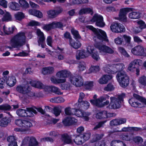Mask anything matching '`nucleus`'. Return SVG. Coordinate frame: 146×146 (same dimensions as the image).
Wrapping results in <instances>:
<instances>
[{
  "mask_svg": "<svg viewBox=\"0 0 146 146\" xmlns=\"http://www.w3.org/2000/svg\"><path fill=\"white\" fill-rule=\"evenodd\" d=\"M104 135V133L101 134H96L95 136V146H105L106 143L104 140L100 141H98L99 140L101 139Z\"/></svg>",
  "mask_w": 146,
  "mask_h": 146,
  "instance_id": "nucleus-16",
  "label": "nucleus"
},
{
  "mask_svg": "<svg viewBox=\"0 0 146 146\" xmlns=\"http://www.w3.org/2000/svg\"><path fill=\"white\" fill-rule=\"evenodd\" d=\"M93 81H86L84 84V86L86 90H90L93 86Z\"/></svg>",
  "mask_w": 146,
  "mask_h": 146,
  "instance_id": "nucleus-41",
  "label": "nucleus"
},
{
  "mask_svg": "<svg viewBox=\"0 0 146 146\" xmlns=\"http://www.w3.org/2000/svg\"><path fill=\"white\" fill-rule=\"evenodd\" d=\"M29 146H36L38 145V142L36 138L33 137H31L29 143Z\"/></svg>",
  "mask_w": 146,
  "mask_h": 146,
  "instance_id": "nucleus-39",
  "label": "nucleus"
},
{
  "mask_svg": "<svg viewBox=\"0 0 146 146\" xmlns=\"http://www.w3.org/2000/svg\"><path fill=\"white\" fill-rule=\"evenodd\" d=\"M95 47L101 52L109 54H112L114 52L113 50L112 49L105 45L98 43L96 44Z\"/></svg>",
  "mask_w": 146,
  "mask_h": 146,
  "instance_id": "nucleus-12",
  "label": "nucleus"
},
{
  "mask_svg": "<svg viewBox=\"0 0 146 146\" xmlns=\"http://www.w3.org/2000/svg\"><path fill=\"white\" fill-rule=\"evenodd\" d=\"M2 19L3 21H11L12 19V16L10 13L7 11H6Z\"/></svg>",
  "mask_w": 146,
  "mask_h": 146,
  "instance_id": "nucleus-33",
  "label": "nucleus"
},
{
  "mask_svg": "<svg viewBox=\"0 0 146 146\" xmlns=\"http://www.w3.org/2000/svg\"><path fill=\"white\" fill-rule=\"evenodd\" d=\"M63 10L62 8L58 7V8L56 10H50L47 11V13L51 18H54L61 13L63 11Z\"/></svg>",
  "mask_w": 146,
  "mask_h": 146,
  "instance_id": "nucleus-18",
  "label": "nucleus"
},
{
  "mask_svg": "<svg viewBox=\"0 0 146 146\" xmlns=\"http://www.w3.org/2000/svg\"><path fill=\"white\" fill-rule=\"evenodd\" d=\"M122 38L121 35L118 36L117 38L115 39V42L117 44H121L123 43L124 44V40H123Z\"/></svg>",
  "mask_w": 146,
  "mask_h": 146,
  "instance_id": "nucleus-53",
  "label": "nucleus"
},
{
  "mask_svg": "<svg viewBox=\"0 0 146 146\" xmlns=\"http://www.w3.org/2000/svg\"><path fill=\"white\" fill-rule=\"evenodd\" d=\"M112 78V75L111 74L104 75L99 80V82L101 84H105L108 83V81Z\"/></svg>",
  "mask_w": 146,
  "mask_h": 146,
  "instance_id": "nucleus-21",
  "label": "nucleus"
},
{
  "mask_svg": "<svg viewBox=\"0 0 146 146\" xmlns=\"http://www.w3.org/2000/svg\"><path fill=\"white\" fill-rule=\"evenodd\" d=\"M77 120L75 118L70 117H67L62 120V122L65 126H69L76 124Z\"/></svg>",
  "mask_w": 146,
  "mask_h": 146,
  "instance_id": "nucleus-13",
  "label": "nucleus"
},
{
  "mask_svg": "<svg viewBox=\"0 0 146 146\" xmlns=\"http://www.w3.org/2000/svg\"><path fill=\"white\" fill-rule=\"evenodd\" d=\"M56 76L60 78H65L70 77V82L77 87H80L84 85V80L82 77L80 75L74 76L67 70H62L58 72Z\"/></svg>",
  "mask_w": 146,
  "mask_h": 146,
  "instance_id": "nucleus-1",
  "label": "nucleus"
},
{
  "mask_svg": "<svg viewBox=\"0 0 146 146\" xmlns=\"http://www.w3.org/2000/svg\"><path fill=\"white\" fill-rule=\"evenodd\" d=\"M116 78L120 86L122 88H125L129 85V79L125 72L117 73Z\"/></svg>",
  "mask_w": 146,
  "mask_h": 146,
  "instance_id": "nucleus-6",
  "label": "nucleus"
},
{
  "mask_svg": "<svg viewBox=\"0 0 146 146\" xmlns=\"http://www.w3.org/2000/svg\"><path fill=\"white\" fill-rule=\"evenodd\" d=\"M37 34L38 36L39 37L38 40V45L39 46L40 45L42 48H45V46H46L44 43L45 38L44 34L39 29L37 30Z\"/></svg>",
  "mask_w": 146,
  "mask_h": 146,
  "instance_id": "nucleus-14",
  "label": "nucleus"
},
{
  "mask_svg": "<svg viewBox=\"0 0 146 146\" xmlns=\"http://www.w3.org/2000/svg\"><path fill=\"white\" fill-rule=\"evenodd\" d=\"M91 21L96 22V25L100 27H103L105 25L104 22L103 16L97 13L94 14L91 19Z\"/></svg>",
  "mask_w": 146,
  "mask_h": 146,
  "instance_id": "nucleus-8",
  "label": "nucleus"
},
{
  "mask_svg": "<svg viewBox=\"0 0 146 146\" xmlns=\"http://www.w3.org/2000/svg\"><path fill=\"white\" fill-rule=\"evenodd\" d=\"M90 102L94 106L98 107H102V106L101 105V103L98 98L96 100H90Z\"/></svg>",
  "mask_w": 146,
  "mask_h": 146,
  "instance_id": "nucleus-44",
  "label": "nucleus"
},
{
  "mask_svg": "<svg viewBox=\"0 0 146 146\" xmlns=\"http://www.w3.org/2000/svg\"><path fill=\"white\" fill-rule=\"evenodd\" d=\"M114 87L111 83H109L104 88V90L106 91H111L114 89Z\"/></svg>",
  "mask_w": 146,
  "mask_h": 146,
  "instance_id": "nucleus-50",
  "label": "nucleus"
},
{
  "mask_svg": "<svg viewBox=\"0 0 146 146\" xmlns=\"http://www.w3.org/2000/svg\"><path fill=\"white\" fill-rule=\"evenodd\" d=\"M54 71V67L52 66H48L43 68L42 72L43 74L46 75L52 74Z\"/></svg>",
  "mask_w": 146,
  "mask_h": 146,
  "instance_id": "nucleus-26",
  "label": "nucleus"
},
{
  "mask_svg": "<svg viewBox=\"0 0 146 146\" xmlns=\"http://www.w3.org/2000/svg\"><path fill=\"white\" fill-rule=\"evenodd\" d=\"M51 80L54 83H60L65 82L66 79L65 78L57 79L54 78H51Z\"/></svg>",
  "mask_w": 146,
  "mask_h": 146,
  "instance_id": "nucleus-51",
  "label": "nucleus"
},
{
  "mask_svg": "<svg viewBox=\"0 0 146 146\" xmlns=\"http://www.w3.org/2000/svg\"><path fill=\"white\" fill-rule=\"evenodd\" d=\"M24 120L21 119H17L15 121V124L18 126L23 128Z\"/></svg>",
  "mask_w": 146,
  "mask_h": 146,
  "instance_id": "nucleus-58",
  "label": "nucleus"
},
{
  "mask_svg": "<svg viewBox=\"0 0 146 146\" xmlns=\"http://www.w3.org/2000/svg\"><path fill=\"white\" fill-rule=\"evenodd\" d=\"M53 25L54 26V29L56 28L61 29V30H63V25L62 23L60 22H53Z\"/></svg>",
  "mask_w": 146,
  "mask_h": 146,
  "instance_id": "nucleus-55",
  "label": "nucleus"
},
{
  "mask_svg": "<svg viewBox=\"0 0 146 146\" xmlns=\"http://www.w3.org/2000/svg\"><path fill=\"white\" fill-rule=\"evenodd\" d=\"M139 82L141 84L146 86V77L145 76L140 77L139 79Z\"/></svg>",
  "mask_w": 146,
  "mask_h": 146,
  "instance_id": "nucleus-61",
  "label": "nucleus"
},
{
  "mask_svg": "<svg viewBox=\"0 0 146 146\" xmlns=\"http://www.w3.org/2000/svg\"><path fill=\"white\" fill-rule=\"evenodd\" d=\"M11 120V119L9 117H3L0 120V126L3 127L7 126Z\"/></svg>",
  "mask_w": 146,
  "mask_h": 146,
  "instance_id": "nucleus-25",
  "label": "nucleus"
},
{
  "mask_svg": "<svg viewBox=\"0 0 146 146\" xmlns=\"http://www.w3.org/2000/svg\"><path fill=\"white\" fill-rule=\"evenodd\" d=\"M23 124L22 129L24 131L27 130L29 128L33 126L31 122L29 121L25 120L23 121Z\"/></svg>",
  "mask_w": 146,
  "mask_h": 146,
  "instance_id": "nucleus-34",
  "label": "nucleus"
},
{
  "mask_svg": "<svg viewBox=\"0 0 146 146\" xmlns=\"http://www.w3.org/2000/svg\"><path fill=\"white\" fill-rule=\"evenodd\" d=\"M87 52L96 61L100 59L98 52L93 46H88L87 48Z\"/></svg>",
  "mask_w": 146,
  "mask_h": 146,
  "instance_id": "nucleus-11",
  "label": "nucleus"
},
{
  "mask_svg": "<svg viewBox=\"0 0 146 146\" xmlns=\"http://www.w3.org/2000/svg\"><path fill=\"white\" fill-rule=\"evenodd\" d=\"M64 101V99L61 97H55L54 98H51L50 100L51 102L56 103L63 102Z\"/></svg>",
  "mask_w": 146,
  "mask_h": 146,
  "instance_id": "nucleus-42",
  "label": "nucleus"
},
{
  "mask_svg": "<svg viewBox=\"0 0 146 146\" xmlns=\"http://www.w3.org/2000/svg\"><path fill=\"white\" fill-rule=\"evenodd\" d=\"M51 92L54 93L58 95L62 94L63 93L61 92L59 89L57 87L55 86H51Z\"/></svg>",
  "mask_w": 146,
  "mask_h": 146,
  "instance_id": "nucleus-48",
  "label": "nucleus"
},
{
  "mask_svg": "<svg viewBox=\"0 0 146 146\" xmlns=\"http://www.w3.org/2000/svg\"><path fill=\"white\" fill-rule=\"evenodd\" d=\"M100 70L99 66H91L89 69V70L91 72H98Z\"/></svg>",
  "mask_w": 146,
  "mask_h": 146,
  "instance_id": "nucleus-62",
  "label": "nucleus"
},
{
  "mask_svg": "<svg viewBox=\"0 0 146 146\" xmlns=\"http://www.w3.org/2000/svg\"><path fill=\"white\" fill-rule=\"evenodd\" d=\"M96 117L99 119L108 118L107 111H103L98 112L96 114Z\"/></svg>",
  "mask_w": 146,
  "mask_h": 146,
  "instance_id": "nucleus-27",
  "label": "nucleus"
},
{
  "mask_svg": "<svg viewBox=\"0 0 146 146\" xmlns=\"http://www.w3.org/2000/svg\"><path fill=\"white\" fill-rule=\"evenodd\" d=\"M142 61L140 59H135L131 62L127 68V69L131 71H133L134 69L139 67L140 66V63Z\"/></svg>",
  "mask_w": 146,
  "mask_h": 146,
  "instance_id": "nucleus-15",
  "label": "nucleus"
},
{
  "mask_svg": "<svg viewBox=\"0 0 146 146\" xmlns=\"http://www.w3.org/2000/svg\"><path fill=\"white\" fill-rule=\"evenodd\" d=\"M42 28L44 31H48L54 29V27L53 26V22H52L48 24H44Z\"/></svg>",
  "mask_w": 146,
  "mask_h": 146,
  "instance_id": "nucleus-30",
  "label": "nucleus"
},
{
  "mask_svg": "<svg viewBox=\"0 0 146 146\" xmlns=\"http://www.w3.org/2000/svg\"><path fill=\"white\" fill-rule=\"evenodd\" d=\"M120 137L123 140L130 141L131 140V138L129 136L128 133H122L120 135Z\"/></svg>",
  "mask_w": 146,
  "mask_h": 146,
  "instance_id": "nucleus-52",
  "label": "nucleus"
},
{
  "mask_svg": "<svg viewBox=\"0 0 146 146\" xmlns=\"http://www.w3.org/2000/svg\"><path fill=\"white\" fill-rule=\"evenodd\" d=\"M125 97V94L122 93L119 95L117 98L111 97L110 98L111 102L109 105L107 107L109 109H117L121 106V102L123 100V98Z\"/></svg>",
  "mask_w": 146,
  "mask_h": 146,
  "instance_id": "nucleus-4",
  "label": "nucleus"
},
{
  "mask_svg": "<svg viewBox=\"0 0 146 146\" xmlns=\"http://www.w3.org/2000/svg\"><path fill=\"white\" fill-rule=\"evenodd\" d=\"M93 13L92 9L90 8H86L81 9L79 11V14L80 15H82L84 14L91 13Z\"/></svg>",
  "mask_w": 146,
  "mask_h": 146,
  "instance_id": "nucleus-32",
  "label": "nucleus"
},
{
  "mask_svg": "<svg viewBox=\"0 0 146 146\" xmlns=\"http://www.w3.org/2000/svg\"><path fill=\"white\" fill-rule=\"evenodd\" d=\"M91 135V133L89 132L84 133L82 134V137L83 142L84 143L88 140L90 138Z\"/></svg>",
  "mask_w": 146,
  "mask_h": 146,
  "instance_id": "nucleus-46",
  "label": "nucleus"
},
{
  "mask_svg": "<svg viewBox=\"0 0 146 146\" xmlns=\"http://www.w3.org/2000/svg\"><path fill=\"white\" fill-rule=\"evenodd\" d=\"M61 139L64 143L69 144L72 143V138L67 133H64L61 135Z\"/></svg>",
  "mask_w": 146,
  "mask_h": 146,
  "instance_id": "nucleus-22",
  "label": "nucleus"
},
{
  "mask_svg": "<svg viewBox=\"0 0 146 146\" xmlns=\"http://www.w3.org/2000/svg\"><path fill=\"white\" fill-rule=\"evenodd\" d=\"M125 68V66L123 63H118L113 64L112 65H109L108 67L105 69V71L108 74H115L118 72H121Z\"/></svg>",
  "mask_w": 146,
  "mask_h": 146,
  "instance_id": "nucleus-5",
  "label": "nucleus"
},
{
  "mask_svg": "<svg viewBox=\"0 0 146 146\" xmlns=\"http://www.w3.org/2000/svg\"><path fill=\"white\" fill-rule=\"evenodd\" d=\"M16 91L23 95H27L30 97H38L37 93L31 91V87L28 85H19L16 88Z\"/></svg>",
  "mask_w": 146,
  "mask_h": 146,
  "instance_id": "nucleus-3",
  "label": "nucleus"
},
{
  "mask_svg": "<svg viewBox=\"0 0 146 146\" xmlns=\"http://www.w3.org/2000/svg\"><path fill=\"white\" fill-rule=\"evenodd\" d=\"M26 37L23 32H20L15 35L11 40L12 46L13 48L21 47L25 44Z\"/></svg>",
  "mask_w": 146,
  "mask_h": 146,
  "instance_id": "nucleus-2",
  "label": "nucleus"
},
{
  "mask_svg": "<svg viewBox=\"0 0 146 146\" xmlns=\"http://www.w3.org/2000/svg\"><path fill=\"white\" fill-rule=\"evenodd\" d=\"M75 138L74 139V142L77 145H81L84 142L82 137V134L74 135Z\"/></svg>",
  "mask_w": 146,
  "mask_h": 146,
  "instance_id": "nucleus-28",
  "label": "nucleus"
},
{
  "mask_svg": "<svg viewBox=\"0 0 146 146\" xmlns=\"http://www.w3.org/2000/svg\"><path fill=\"white\" fill-rule=\"evenodd\" d=\"M110 28L111 30L115 33H121L125 31V28L123 25L116 22L112 23Z\"/></svg>",
  "mask_w": 146,
  "mask_h": 146,
  "instance_id": "nucleus-9",
  "label": "nucleus"
},
{
  "mask_svg": "<svg viewBox=\"0 0 146 146\" xmlns=\"http://www.w3.org/2000/svg\"><path fill=\"white\" fill-rule=\"evenodd\" d=\"M9 8L15 11L18 10L20 9V6L19 4L15 2H12L10 3L9 4Z\"/></svg>",
  "mask_w": 146,
  "mask_h": 146,
  "instance_id": "nucleus-36",
  "label": "nucleus"
},
{
  "mask_svg": "<svg viewBox=\"0 0 146 146\" xmlns=\"http://www.w3.org/2000/svg\"><path fill=\"white\" fill-rule=\"evenodd\" d=\"M85 52L84 50H80L78 54L76 56V59L79 60L80 59L86 57Z\"/></svg>",
  "mask_w": 146,
  "mask_h": 146,
  "instance_id": "nucleus-47",
  "label": "nucleus"
},
{
  "mask_svg": "<svg viewBox=\"0 0 146 146\" xmlns=\"http://www.w3.org/2000/svg\"><path fill=\"white\" fill-rule=\"evenodd\" d=\"M3 30L4 33L7 35H10L12 34L14 30V27L12 28L9 27L8 28H6L5 25H4L3 27Z\"/></svg>",
  "mask_w": 146,
  "mask_h": 146,
  "instance_id": "nucleus-38",
  "label": "nucleus"
},
{
  "mask_svg": "<svg viewBox=\"0 0 146 146\" xmlns=\"http://www.w3.org/2000/svg\"><path fill=\"white\" fill-rule=\"evenodd\" d=\"M19 3L20 6L23 8L26 9L29 7V3L25 0H19Z\"/></svg>",
  "mask_w": 146,
  "mask_h": 146,
  "instance_id": "nucleus-45",
  "label": "nucleus"
},
{
  "mask_svg": "<svg viewBox=\"0 0 146 146\" xmlns=\"http://www.w3.org/2000/svg\"><path fill=\"white\" fill-rule=\"evenodd\" d=\"M16 140V137L15 136H10L8 137L7 140L9 142L8 146H18Z\"/></svg>",
  "mask_w": 146,
  "mask_h": 146,
  "instance_id": "nucleus-24",
  "label": "nucleus"
},
{
  "mask_svg": "<svg viewBox=\"0 0 146 146\" xmlns=\"http://www.w3.org/2000/svg\"><path fill=\"white\" fill-rule=\"evenodd\" d=\"M77 106V108L82 110L88 109L90 107L89 103L87 101H83L80 102L76 103L75 105V107Z\"/></svg>",
  "mask_w": 146,
  "mask_h": 146,
  "instance_id": "nucleus-19",
  "label": "nucleus"
},
{
  "mask_svg": "<svg viewBox=\"0 0 146 146\" xmlns=\"http://www.w3.org/2000/svg\"><path fill=\"white\" fill-rule=\"evenodd\" d=\"M70 44L72 47L76 49L78 48L81 45V44L80 42L77 40H76V41L72 40H70Z\"/></svg>",
  "mask_w": 146,
  "mask_h": 146,
  "instance_id": "nucleus-29",
  "label": "nucleus"
},
{
  "mask_svg": "<svg viewBox=\"0 0 146 146\" xmlns=\"http://www.w3.org/2000/svg\"><path fill=\"white\" fill-rule=\"evenodd\" d=\"M31 13L32 15L38 18H41L43 17L42 13L39 10H32L31 11Z\"/></svg>",
  "mask_w": 146,
  "mask_h": 146,
  "instance_id": "nucleus-43",
  "label": "nucleus"
},
{
  "mask_svg": "<svg viewBox=\"0 0 146 146\" xmlns=\"http://www.w3.org/2000/svg\"><path fill=\"white\" fill-rule=\"evenodd\" d=\"M122 36L124 42H125L126 43L128 44L130 43L131 40V37L130 36L126 35H123Z\"/></svg>",
  "mask_w": 146,
  "mask_h": 146,
  "instance_id": "nucleus-56",
  "label": "nucleus"
},
{
  "mask_svg": "<svg viewBox=\"0 0 146 146\" xmlns=\"http://www.w3.org/2000/svg\"><path fill=\"white\" fill-rule=\"evenodd\" d=\"M110 97V96L107 94H104L103 96H100L98 98L100 103H102V102L106 100H107L109 99Z\"/></svg>",
  "mask_w": 146,
  "mask_h": 146,
  "instance_id": "nucleus-63",
  "label": "nucleus"
},
{
  "mask_svg": "<svg viewBox=\"0 0 146 146\" xmlns=\"http://www.w3.org/2000/svg\"><path fill=\"white\" fill-rule=\"evenodd\" d=\"M132 8H125L120 9L119 17L117 19L123 22H125L127 21V14L128 12L132 11Z\"/></svg>",
  "mask_w": 146,
  "mask_h": 146,
  "instance_id": "nucleus-7",
  "label": "nucleus"
},
{
  "mask_svg": "<svg viewBox=\"0 0 146 146\" xmlns=\"http://www.w3.org/2000/svg\"><path fill=\"white\" fill-rule=\"evenodd\" d=\"M141 13L139 12H132L129 13V17L132 19H137L141 17Z\"/></svg>",
  "mask_w": 146,
  "mask_h": 146,
  "instance_id": "nucleus-31",
  "label": "nucleus"
},
{
  "mask_svg": "<svg viewBox=\"0 0 146 146\" xmlns=\"http://www.w3.org/2000/svg\"><path fill=\"white\" fill-rule=\"evenodd\" d=\"M26 110L23 109H19L16 111V113L17 115L19 116L22 117H25L26 114Z\"/></svg>",
  "mask_w": 146,
  "mask_h": 146,
  "instance_id": "nucleus-49",
  "label": "nucleus"
},
{
  "mask_svg": "<svg viewBox=\"0 0 146 146\" xmlns=\"http://www.w3.org/2000/svg\"><path fill=\"white\" fill-rule=\"evenodd\" d=\"M17 80L15 76H13L8 77L6 79V83L7 85L10 87L14 86L16 83Z\"/></svg>",
  "mask_w": 146,
  "mask_h": 146,
  "instance_id": "nucleus-23",
  "label": "nucleus"
},
{
  "mask_svg": "<svg viewBox=\"0 0 146 146\" xmlns=\"http://www.w3.org/2000/svg\"><path fill=\"white\" fill-rule=\"evenodd\" d=\"M28 26L31 27L34 26H40V23L35 21H30L27 24Z\"/></svg>",
  "mask_w": 146,
  "mask_h": 146,
  "instance_id": "nucleus-60",
  "label": "nucleus"
},
{
  "mask_svg": "<svg viewBox=\"0 0 146 146\" xmlns=\"http://www.w3.org/2000/svg\"><path fill=\"white\" fill-rule=\"evenodd\" d=\"M77 108V109H74L75 110L74 114L76 116L80 117H82L85 121H88L89 120L88 116L87 115L86 113L85 112H82L81 110Z\"/></svg>",
  "mask_w": 146,
  "mask_h": 146,
  "instance_id": "nucleus-20",
  "label": "nucleus"
},
{
  "mask_svg": "<svg viewBox=\"0 0 146 146\" xmlns=\"http://www.w3.org/2000/svg\"><path fill=\"white\" fill-rule=\"evenodd\" d=\"M85 62L83 61L79 62L78 67L79 71H82L86 69V68L85 66Z\"/></svg>",
  "mask_w": 146,
  "mask_h": 146,
  "instance_id": "nucleus-57",
  "label": "nucleus"
},
{
  "mask_svg": "<svg viewBox=\"0 0 146 146\" xmlns=\"http://www.w3.org/2000/svg\"><path fill=\"white\" fill-rule=\"evenodd\" d=\"M11 108V107L8 104L0 105V110L9 111Z\"/></svg>",
  "mask_w": 146,
  "mask_h": 146,
  "instance_id": "nucleus-54",
  "label": "nucleus"
},
{
  "mask_svg": "<svg viewBox=\"0 0 146 146\" xmlns=\"http://www.w3.org/2000/svg\"><path fill=\"white\" fill-rule=\"evenodd\" d=\"M53 111L54 114L56 116H57L59 115L61 112V110L60 109L59 107H54L53 110Z\"/></svg>",
  "mask_w": 146,
  "mask_h": 146,
  "instance_id": "nucleus-64",
  "label": "nucleus"
},
{
  "mask_svg": "<svg viewBox=\"0 0 146 146\" xmlns=\"http://www.w3.org/2000/svg\"><path fill=\"white\" fill-rule=\"evenodd\" d=\"M71 32L73 36V37L76 40L81 38V36L79 34L78 31L72 28L71 30Z\"/></svg>",
  "mask_w": 146,
  "mask_h": 146,
  "instance_id": "nucleus-35",
  "label": "nucleus"
},
{
  "mask_svg": "<svg viewBox=\"0 0 146 146\" xmlns=\"http://www.w3.org/2000/svg\"><path fill=\"white\" fill-rule=\"evenodd\" d=\"M88 2V0H72V2L74 4H82Z\"/></svg>",
  "mask_w": 146,
  "mask_h": 146,
  "instance_id": "nucleus-59",
  "label": "nucleus"
},
{
  "mask_svg": "<svg viewBox=\"0 0 146 146\" xmlns=\"http://www.w3.org/2000/svg\"><path fill=\"white\" fill-rule=\"evenodd\" d=\"M15 18L16 20L21 21L25 17V15L22 12H18L14 15Z\"/></svg>",
  "mask_w": 146,
  "mask_h": 146,
  "instance_id": "nucleus-37",
  "label": "nucleus"
},
{
  "mask_svg": "<svg viewBox=\"0 0 146 146\" xmlns=\"http://www.w3.org/2000/svg\"><path fill=\"white\" fill-rule=\"evenodd\" d=\"M133 98H131L129 100L128 102L131 106L134 108H140L141 104L138 102L141 96L135 93L133 95Z\"/></svg>",
  "mask_w": 146,
  "mask_h": 146,
  "instance_id": "nucleus-10",
  "label": "nucleus"
},
{
  "mask_svg": "<svg viewBox=\"0 0 146 146\" xmlns=\"http://www.w3.org/2000/svg\"><path fill=\"white\" fill-rule=\"evenodd\" d=\"M97 36L98 39L102 41H107L108 40L107 38V36L106 33L104 31L99 29L94 34Z\"/></svg>",
  "mask_w": 146,
  "mask_h": 146,
  "instance_id": "nucleus-17",
  "label": "nucleus"
},
{
  "mask_svg": "<svg viewBox=\"0 0 146 146\" xmlns=\"http://www.w3.org/2000/svg\"><path fill=\"white\" fill-rule=\"evenodd\" d=\"M44 84L40 81L35 82L31 84L32 86L40 89L43 88Z\"/></svg>",
  "mask_w": 146,
  "mask_h": 146,
  "instance_id": "nucleus-40",
  "label": "nucleus"
}]
</instances>
